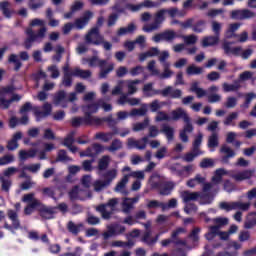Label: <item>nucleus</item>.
I'll return each mask as SVG.
<instances>
[{
	"label": "nucleus",
	"mask_w": 256,
	"mask_h": 256,
	"mask_svg": "<svg viewBox=\"0 0 256 256\" xmlns=\"http://www.w3.org/2000/svg\"><path fill=\"white\" fill-rule=\"evenodd\" d=\"M239 89H241V83L239 81H234L233 84H223V91L225 93H229L231 91H239Z\"/></svg>",
	"instance_id": "obj_45"
},
{
	"label": "nucleus",
	"mask_w": 256,
	"mask_h": 256,
	"mask_svg": "<svg viewBox=\"0 0 256 256\" xmlns=\"http://www.w3.org/2000/svg\"><path fill=\"white\" fill-rule=\"evenodd\" d=\"M181 198L184 203H191V201H198L200 205H209L213 203L212 196L207 192H191L189 190L181 192Z\"/></svg>",
	"instance_id": "obj_3"
},
{
	"label": "nucleus",
	"mask_w": 256,
	"mask_h": 256,
	"mask_svg": "<svg viewBox=\"0 0 256 256\" xmlns=\"http://www.w3.org/2000/svg\"><path fill=\"white\" fill-rule=\"evenodd\" d=\"M95 139H100V141H103L104 143H109L111 139H113V134L99 132L96 133Z\"/></svg>",
	"instance_id": "obj_57"
},
{
	"label": "nucleus",
	"mask_w": 256,
	"mask_h": 256,
	"mask_svg": "<svg viewBox=\"0 0 256 256\" xmlns=\"http://www.w3.org/2000/svg\"><path fill=\"white\" fill-rule=\"evenodd\" d=\"M223 181V177L216 176V174L212 177L211 182H206L204 186H202V192L207 193L213 199H215V195L219 193V184Z\"/></svg>",
	"instance_id": "obj_9"
},
{
	"label": "nucleus",
	"mask_w": 256,
	"mask_h": 256,
	"mask_svg": "<svg viewBox=\"0 0 256 256\" xmlns=\"http://www.w3.org/2000/svg\"><path fill=\"white\" fill-rule=\"evenodd\" d=\"M127 143L130 149H138L139 151H144V149H147V143H149V137H143L140 140L129 138Z\"/></svg>",
	"instance_id": "obj_18"
},
{
	"label": "nucleus",
	"mask_w": 256,
	"mask_h": 256,
	"mask_svg": "<svg viewBox=\"0 0 256 256\" xmlns=\"http://www.w3.org/2000/svg\"><path fill=\"white\" fill-rule=\"evenodd\" d=\"M15 161V156L13 154H6L0 157V166L9 165Z\"/></svg>",
	"instance_id": "obj_61"
},
{
	"label": "nucleus",
	"mask_w": 256,
	"mask_h": 256,
	"mask_svg": "<svg viewBox=\"0 0 256 256\" xmlns=\"http://www.w3.org/2000/svg\"><path fill=\"white\" fill-rule=\"evenodd\" d=\"M42 109L43 111L41 110L34 111L37 121H41V119H45V117H49V115H51V112L53 111V106H51V104L46 102L44 103Z\"/></svg>",
	"instance_id": "obj_24"
},
{
	"label": "nucleus",
	"mask_w": 256,
	"mask_h": 256,
	"mask_svg": "<svg viewBox=\"0 0 256 256\" xmlns=\"http://www.w3.org/2000/svg\"><path fill=\"white\" fill-rule=\"evenodd\" d=\"M112 247H123L127 249H133V247H135V241L132 239H128L127 242L116 240L112 242Z\"/></svg>",
	"instance_id": "obj_37"
},
{
	"label": "nucleus",
	"mask_w": 256,
	"mask_h": 256,
	"mask_svg": "<svg viewBox=\"0 0 256 256\" xmlns=\"http://www.w3.org/2000/svg\"><path fill=\"white\" fill-rule=\"evenodd\" d=\"M149 122V118H145L143 122H137L133 124L132 131H134V133H137L139 131H145V129L149 127Z\"/></svg>",
	"instance_id": "obj_42"
},
{
	"label": "nucleus",
	"mask_w": 256,
	"mask_h": 256,
	"mask_svg": "<svg viewBox=\"0 0 256 256\" xmlns=\"http://www.w3.org/2000/svg\"><path fill=\"white\" fill-rule=\"evenodd\" d=\"M155 95L170 97V99H181V97H183V91H181V89H173L172 86H168L162 90H156Z\"/></svg>",
	"instance_id": "obj_13"
},
{
	"label": "nucleus",
	"mask_w": 256,
	"mask_h": 256,
	"mask_svg": "<svg viewBox=\"0 0 256 256\" xmlns=\"http://www.w3.org/2000/svg\"><path fill=\"white\" fill-rule=\"evenodd\" d=\"M15 209L16 211L11 209L7 211V217L12 221V225L7 222L4 223V229H7L11 233H15L17 229H21V220H19V214L17 213L21 209V203H16Z\"/></svg>",
	"instance_id": "obj_6"
},
{
	"label": "nucleus",
	"mask_w": 256,
	"mask_h": 256,
	"mask_svg": "<svg viewBox=\"0 0 256 256\" xmlns=\"http://www.w3.org/2000/svg\"><path fill=\"white\" fill-rule=\"evenodd\" d=\"M63 53H65V48L61 45H57L56 46V55H54L52 57L53 61L60 63L61 59H63Z\"/></svg>",
	"instance_id": "obj_54"
},
{
	"label": "nucleus",
	"mask_w": 256,
	"mask_h": 256,
	"mask_svg": "<svg viewBox=\"0 0 256 256\" xmlns=\"http://www.w3.org/2000/svg\"><path fill=\"white\" fill-rule=\"evenodd\" d=\"M119 149H123V142L119 139H114L108 147V151H110V153H115V151H119Z\"/></svg>",
	"instance_id": "obj_47"
},
{
	"label": "nucleus",
	"mask_w": 256,
	"mask_h": 256,
	"mask_svg": "<svg viewBox=\"0 0 256 256\" xmlns=\"http://www.w3.org/2000/svg\"><path fill=\"white\" fill-rule=\"evenodd\" d=\"M147 115V108H134L130 112V117H145Z\"/></svg>",
	"instance_id": "obj_50"
},
{
	"label": "nucleus",
	"mask_w": 256,
	"mask_h": 256,
	"mask_svg": "<svg viewBox=\"0 0 256 256\" xmlns=\"http://www.w3.org/2000/svg\"><path fill=\"white\" fill-rule=\"evenodd\" d=\"M165 13L167 10L161 9L154 15V21L151 24H146L143 26L142 30L145 33H153V31H157L163 25V21H165Z\"/></svg>",
	"instance_id": "obj_7"
},
{
	"label": "nucleus",
	"mask_w": 256,
	"mask_h": 256,
	"mask_svg": "<svg viewBox=\"0 0 256 256\" xmlns=\"http://www.w3.org/2000/svg\"><path fill=\"white\" fill-rule=\"evenodd\" d=\"M232 179H235L238 182L245 181L247 179H251L253 177V171L251 170H244L241 172H238L236 174H233Z\"/></svg>",
	"instance_id": "obj_29"
},
{
	"label": "nucleus",
	"mask_w": 256,
	"mask_h": 256,
	"mask_svg": "<svg viewBox=\"0 0 256 256\" xmlns=\"http://www.w3.org/2000/svg\"><path fill=\"white\" fill-rule=\"evenodd\" d=\"M55 209V207H49L41 203V200H39L38 213L42 219H54L55 213H57Z\"/></svg>",
	"instance_id": "obj_16"
},
{
	"label": "nucleus",
	"mask_w": 256,
	"mask_h": 256,
	"mask_svg": "<svg viewBox=\"0 0 256 256\" xmlns=\"http://www.w3.org/2000/svg\"><path fill=\"white\" fill-rule=\"evenodd\" d=\"M93 187H94V191H96V193H99L100 191H103L105 187H109V184H107L105 180H96L93 183Z\"/></svg>",
	"instance_id": "obj_56"
},
{
	"label": "nucleus",
	"mask_w": 256,
	"mask_h": 256,
	"mask_svg": "<svg viewBox=\"0 0 256 256\" xmlns=\"http://www.w3.org/2000/svg\"><path fill=\"white\" fill-rule=\"evenodd\" d=\"M186 73L188 75H201V73H203V68L197 67V66L192 64V65L187 67Z\"/></svg>",
	"instance_id": "obj_58"
},
{
	"label": "nucleus",
	"mask_w": 256,
	"mask_h": 256,
	"mask_svg": "<svg viewBox=\"0 0 256 256\" xmlns=\"http://www.w3.org/2000/svg\"><path fill=\"white\" fill-rule=\"evenodd\" d=\"M135 24H129L127 27H122L118 30L117 35H119V37L123 36V35H127V33H133V31H135Z\"/></svg>",
	"instance_id": "obj_62"
},
{
	"label": "nucleus",
	"mask_w": 256,
	"mask_h": 256,
	"mask_svg": "<svg viewBox=\"0 0 256 256\" xmlns=\"http://www.w3.org/2000/svg\"><path fill=\"white\" fill-rule=\"evenodd\" d=\"M87 117H74L71 119V125L74 128L81 127V125H93L91 122H88Z\"/></svg>",
	"instance_id": "obj_39"
},
{
	"label": "nucleus",
	"mask_w": 256,
	"mask_h": 256,
	"mask_svg": "<svg viewBox=\"0 0 256 256\" xmlns=\"http://www.w3.org/2000/svg\"><path fill=\"white\" fill-rule=\"evenodd\" d=\"M0 183H1V191L4 193H9L11 191V187L13 185V181L9 178H6L5 176L0 177Z\"/></svg>",
	"instance_id": "obj_36"
},
{
	"label": "nucleus",
	"mask_w": 256,
	"mask_h": 256,
	"mask_svg": "<svg viewBox=\"0 0 256 256\" xmlns=\"http://www.w3.org/2000/svg\"><path fill=\"white\" fill-rule=\"evenodd\" d=\"M65 99H67V93L64 90H61L54 96V103L55 105H59L60 103H63Z\"/></svg>",
	"instance_id": "obj_64"
},
{
	"label": "nucleus",
	"mask_w": 256,
	"mask_h": 256,
	"mask_svg": "<svg viewBox=\"0 0 256 256\" xmlns=\"http://www.w3.org/2000/svg\"><path fill=\"white\" fill-rule=\"evenodd\" d=\"M21 139H23V132H16L13 134L12 138L8 140L6 149L8 151H15L16 149H19V141H21Z\"/></svg>",
	"instance_id": "obj_22"
},
{
	"label": "nucleus",
	"mask_w": 256,
	"mask_h": 256,
	"mask_svg": "<svg viewBox=\"0 0 256 256\" xmlns=\"http://www.w3.org/2000/svg\"><path fill=\"white\" fill-rule=\"evenodd\" d=\"M102 179L106 182V185H111L113 183V180L117 178V169L113 168L110 170H107L103 174H100Z\"/></svg>",
	"instance_id": "obj_27"
},
{
	"label": "nucleus",
	"mask_w": 256,
	"mask_h": 256,
	"mask_svg": "<svg viewBox=\"0 0 256 256\" xmlns=\"http://www.w3.org/2000/svg\"><path fill=\"white\" fill-rule=\"evenodd\" d=\"M99 100L97 102H93L87 104L82 107V111L84 113V117H86V121L91 123L92 125H102L103 120L97 116H93L97 111H99Z\"/></svg>",
	"instance_id": "obj_4"
},
{
	"label": "nucleus",
	"mask_w": 256,
	"mask_h": 256,
	"mask_svg": "<svg viewBox=\"0 0 256 256\" xmlns=\"http://www.w3.org/2000/svg\"><path fill=\"white\" fill-rule=\"evenodd\" d=\"M8 63H12L14 65V71L18 72L21 67H23V63L19 59L17 54H10L8 57Z\"/></svg>",
	"instance_id": "obj_35"
},
{
	"label": "nucleus",
	"mask_w": 256,
	"mask_h": 256,
	"mask_svg": "<svg viewBox=\"0 0 256 256\" xmlns=\"http://www.w3.org/2000/svg\"><path fill=\"white\" fill-rule=\"evenodd\" d=\"M203 152H195L192 150V152L186 153L182 157V161H185L186 163H192V161H195V157H199Z\"/></svg>",
	"instance_id": "obj_48"
},
{
	"label": "nucleus",
	"mask_w": 256,
	"mask_h": 256,
	"mask_svg": "<svg viewBox=\"0 0 256 256\" xmlns=\"http://www.w3.org/2000/svg\"><path fill=\"white\" fill-rule=\"evenodd\" d=\"M207 178L201 176V174H197L194 178L187 181L186 185L193 189L196 185H205Z\"/></svg>",
	"instance_id": "obj_28"
},
{
	"label": "nucleus",
	"mask_w": 256,
	"mask_h": 256,
	"mask_svg": "<svg viewBox=\"0 0 256 256\" xmlns=\"http://www.w3.org/2000/svg\"><path fill=\"white\" fill-rule=\"evenodd\" d=\"M32 27H41L37 33L33 30ZM25 34L27 35L26 39L23 42L25 49L29 50L33 47L35 41H43L45 35H47V27H45V21L35 18L30 22V27L26 28Z\"/></svg>",
	"instance_id": "obj_2"
},
{
	"label": "nucleus",
	"mask_w": 256,
	"mask_h": 256,
	"mask_svg": "<svg viewBox=\"0 0 256 256\" xmlns=\"http://www.w3.org/2000/svg\"><path fill=\"white\" fill-rule=\"evenodd\" d=\"M113 69H115V65L110 64L107 69H105L104 67L100 68V72H99V79H107V75H109L111 73V71H113Z\"/></svg>",
	"instance_id": "obj_55"
},
{
	"label": "nucleus",
	"mask_w": 256,
	"mask_h": 256,
	"mask_svg": "<svg viewBox=\"0 0 256 256\" xmlns=\"http://www.w3.org/2000/svg\"><path fill=\"white\" fill-rule=\"evenodd\" d=\"M91 19H93V12L86 11L82 17L75 20L74 27L79 30L83 29L86 27V25H89V21H91Z\"/></svg>",
	"instance_id": "obj_21"
},
{
	"label": "nucleus",
	"mask_w": 256,
	"mask_h": 256,
	"mask_svg": "<svg viewBox=\"0 0 256 256\" xmlns=\"http://www.w3.org/2000/svg\"><path fill=\"white\" fill-rule=\"evenodd\" d=\"M171 67V64L169 62H164V72L162 74H158L161 79H169L173 75V71L169 69Z\"/></svg>",
	"instance_id": "obj_51"
},
{
	"label": "nucleus",
	"mask_w": 256,
	"mask_h": 256,
	"mask_svg": "<svg viewBox=\"0 0 256 256\" xmlns=\"http://www.w3.org/2000/svg\"><path fill=\"white\" fill-rule=\"evenodd\" d=\"M112 9L117 13H125L126 9L135 13V4L128 3L127 0H117Z\"/></svg>",
	"instance_id": "obj_20"
},
{
	"label": "nucleus",
	"mask_w": 256,
	"mask_h": 256,
	"mask_svg": "<svg viewBox=\"0 0 256 256\" xmlns=\"http://www.w3.org/2000/svg\"><path fill=\"white\" fill-rule=\"evenodd\" d=\"M75 133V131H72L64 138V141L62 143L64 147L69 148L73 145V143H75Z\"/></svg>",
	"instance_id": "obj_52"
},
{
	"label": "nucleus",
	"mask_w": 256,
	"mask_h": 256,
	"mask_svg": "<svg viewBox=\"0 0 256 256\" xmlns=\"http://www.w3.org/2000/svg\"><path fill=\"white\" fill-rule=\"evenodd\" d=\"M220 227L219 226H210L208 233H206L205 237L207 241H213L214 237H217L220 233Z\"/></svg>",
	"instance_id": "obj_44"
},
{
	"label": "nucleus",
	"mask_w": 256,
	"mask_h": 256,
	"mask_svg": "<svg viewBox=\"0 0 256 256\" xmlns=\"http://www.w3.org/2000/svg\"><path fill=\"white\" fill-rule=\"evenodd\" d=\"M175 189V184L173 182H164L160 186L159 194L166 196V195H171V191Z\"/></svg>",
	"instance_id": "obj_32"
},
{
	"label": "nucleus",
	"mask_w": 256,
	"mask_h": 256,
	"mask_svg": "<svg viewBox=\"0 0 256 256\" xmlns=\"http://www.w3.org/2000/svg\"><path fill=\"white\" fill-rule=\"evenodd\" d=\"M126 231L125 226H118L110 224L107 226V231L102 234V237L104 241H107L108 239H111V237H115L117 235H123V233Z\"/></svg>",
	"instance_id": "obj_14"
},
{
	"label": "nucleus",
	"mask_w": 256,
	"mask_h": 256,
	"mask_svg": "<svg viewBox=\"0 0 256 256\" xmlns=\"http://www.w3.org/2000/svg\"><path fill=\"white\" fill-rule=\"evenodd\" d=\"M133 209V202H131V199L126 198L122 203V211L129 215L131 213V210Z\"/></svg>",
	"instance_id": "obj_59"
},
{
	"label": "nucleus",
	"mask_w": 256,
	"mask_h": 256,
	"mask_svg": "<svg viewBox=\"0 0 256 256\" xmlns=\"http://www.w3.org/2000/svg\"><path fill=\"white\" fill-rule=\"evenodd\" d=\"M11 7V3L9 1H2L0 2V11H2L3 15L7 17V19H11L12 12L9 10Z\"/></svg>",
	"instance_id": "obj_46"
},
{
	"label": "nucleus",
	"mask_w": 256,
	"mask_h": 256,
	"mask_svg": "<svg viewBox=\"0 0 256 256\" xmlns=\"http://www.w3.org/2000/svg\"><path fill=\"white\" fill-rule=\"evenodd\" d=\"M219 43V36H206L202 39V47H213Z\"/></svg>",
	"instance_id": "obj_34"
},
{
	"label": "nucleus",
	"mask_w": 256,
	"mask_h": 256,
	"mask_svg": "<svg viewBox=\"0 0 256 256\" xmlns=\"http://www.w3.org/2000/svg\"><path fill=\"white\" fill-rule=\"evenodd\" d=\"M176 36L177 34L175 31L168 30L153 36L152 41H154V43H160V41H167L168 43H171Z\"/></svg>",
	"instance_id": "obj_19"
},
{
	"label": "nucleus",
	"mask_w": 256,
	"mask_h": 256,
	"mask_svg": "<svg viewBox=\"0 0 256 256\" xmlns=\"http://www.w3.org/2000/svg\"><path fill=\"white\" fill-rule=\"evenodd\" d=\"M220 153L223 155L222 156V163H229V159H233L235 157L236 153L234 152L231 147L228 145L224 144L220 148Z\"/></svg>",
	"instance_id": "obj_25"
},
{
	"label": "nucleus",
	"mask_w": 256,
	"mask_h": 256,
	"mask_svg": "<svg viewBox=\"0 0 256 256\" xmlns=\"http://www.w3.org/2000/svg\"><path fill=\"white\" fill-rule=\"evenodd\" d=\"M159 4L151 1V0H145L144 2L138 4V5H134V13H136V11H141V9H143V7H146V9H152L153 7H157Z\"/></svg>",
	"instance_id": "obj_41"
},
{
	"label": "nucleus",
	"mask_w": 256,
	"mask_h": 256,
	"mask_svg": "<svg viewBox=\"0 0 256 256\" xmlns=\"http://www.w3.org/2000/svg\"><path fill=\"white\" fill-rule=\"evenodd\" d=\"M81 229H83V223L75 224V222L73 221H69L67 223V230L69 231V233H72V235H74L75 237L79 235Z\"/></svg>",
	"instance_id": "obj_30"
},
{
	"label": "nucleus",
	"mask_w": 256,
	"mask_h": 256,
	"mask_svg": "<svg viewBox=\"0 0 256 256\" xmlns=\"http://www.w3.org/2000/svg\"><path fill=\"white\" fill-rule=\"evenodd\" d=\"M117 205H119V199L112 198L108 200L107 203L96 206L95 210L101 214L102 219L109 221L113 216V213H115V207H117Z\"/></svg>",
	"instance_id": "obj_5"
},
{
	"label": "nucleus",
	"mask_w": 256,
	"mask_h": 256,
	"mask_svg": "<svg viewBox=\"0 0 256 256\" xmlns=\"http://www.w3.org/2000/svg\"><path fill=\"white\" fill-rule=\"evenodd\" d=\"M251 208V202L243 203L241 201L234 202V211H249Z\"/></svg>",
	"instance_id": "obj_49"
},
{
	"label": "nucleus",
	"mask_w": 256,
	"mask_h": 256,
	"mask_svg": "<svg viewBox=\"0 0 256 256\" xmlns=\"http://www.w3.org/2000/svg\"><path fill=\"white\" fill-rule=\"evenodd\" d=\"M189 114L187 111L181 107L176 108L175 110H172L170 113V121H179L182 119V121H186L188 119Z\"/></svg>",
	"instance_id": "obj_23"
},
{
	"label": "nucleus",
	"mask_w": 256,
	"mask_h": 256,
	"mask_svg": "<svg viewBox=\"0 0 256 256\" xmlns=\"http://www.w3.org/2000/svg\"><path fill=\"white\" fill-rule=\"evenodd\" d=\"M23 203H29L25 208H24V214L25 215H31L33 213L34 209H39V199L35 198V193H28L25 194L22 197Z\"/></svg>",
	"instance_id": "obj_10"
},
{
	"label": "nucleus",
	"mask_w": 256,
	"mask_h": 256,
	"mask_svg": "<svg viewBox=\"0 0 256 256\" xmlns=\"http://www.w3.org/2000/svg\"><path fill=\"white\" fill-rule=\"evenodd\" d=\"M208 147H209V149H215V148L219 147V133L218 132H213L208 137Z\"/></svg>",
	"instance_id": "obj_38"
},
{
	"label": "nucleus",
	"mask_w": 256,
	"mask_h": 256,
	"mask_svg": "<svg viewBox=\"0 0 256 256\" xmlns=\"http://www.w3.org/2000/svg\"><path fill=\"white\" fill-rule=\"evenodd\" d=\"M255 16V12L249 9L232 10L230 12L231 19H234L236 21H245V19H253Z\"/></svg>",
	"instance_id": "obj_12"
},
{
	"label": "nucleus",
	"mask_w": 256,
	"mask_h": 256,
	"mask_svg": "<svg viewBox=\"0 0 256 256\" xmlns=\"http://www.w3.org/2000/svg\"><path fill=\"white\" fill-rule=\"evenodd\" d=\"M160 131L161 133H164L168 141H173L175 137V129L173 127L168 125H163Z\"/></svg>",
	"instance_id": "obj_43"
},
{
	"label": "nucleus",
	"mask_w": 256,
	"mask_h": 256,
	"mask_svg": "<svg viewBox=\"0 0 256 256\" xmlns=\"http://www.w3.org/2000/svg\"><path fill=\"white\" fill-rule=\"evenodd\" d=\"M165 13L167 10L161 9L154 15V21L151 24H146L143 26L142 30L145 33H153V31H157L163 25V21H165Z\"/></svg>",
	"instance_id": "obj_8"
},
{
	"label": "nucleus",
	"mask_w": 256,
	"mask_h": 256,
	"mask_svg": "<svg viewBox=\"0 0 256 256\" xmlns=\"http://www.w3.org/2000/svg\"><path fill=\"white\" fill-rule=\"evenodd\" d=\"M100 153H103V145L94 143L85 151L80 152V157H92V159H95Z\"/></svg>",
	"instance_id": "obj_17"
},
{
	"label": "nucleus",
	"mask_w": 256,
	"mask_h": 256,
	"mask_svg": "<svg viewBox=\"0 0 256 256\" xmlns=\"http://www.w3.org/2000/svg\"><path fill=\"white\" fill-rule=\"evenodd\" d=\"M203 142V134L199 133L196 138L194 139L193 142V151L197 152V153H201V149L199 147H201V143Z\"/></svg>",
	"instance_id": "obj_53"
},
{
	"label": "nucleus",
	"mask_w": 256,
	"mask_h": 256,
	"mask_svg": "<svg viewBox=\"0 0 256 256\" xmlns=\"http://www.w3.org/2000/svg\"><path fill=\"white\" fill-rule=\"evenodd\" d=\"M103 35H101L99 31V27H93L86 35H85V43L87 45H101L103 42Z\"/></svg>",
	"instance_id": "obj_11"
},
{
	"label": "nucleus",
	"mask_w": 256,
	"mask_h": 256,
	"mask_svg": "<svg viewBox=\"0 0 256 256\" xmlns=\"http://www.w3.org/2000/svg\"><path fill=\"white\" fill-rule=\"evenodd\" d=\"M111 163V156L104 155L101 159L98 160L97 169L99 171V175H101V171H107L109 169V164Z\"/></svg>",
	"instance_id": "obj_26"
},
{
	"label": "nucleus",
	"mask_w": 256,
	"mask_h": 256,
	"mask_svg": "<svg viewBox=\"0 0 256 256\" xmlns=\"http://www.w3.org/2000/svg\"><path fill=\"white\" fill-rule=\"evenodd\" d=\"M256 226V212H250L244 221V229H253Z\"/></svg>",
	"instance_id": "obj_31"
},
{
	"label": "nucleus",
	"mask_w": 256,
	"mask_h": 256,
	"mask_svg": "<svg viewBox=\"0 0 256 256\" xmlns=\"http://www.w3.org/2000/svg\"><path fill=\"white\" fill-rule=\"evenodd\" d=\"M56 161L60 163H67V161H71V158L67 155L66 150H59Z\"/></svg>",
	"instance_id": "obj_60"
},
{
	"label": "nucleus",
	"mask_w": 256,
	"mask_h": 256,
	"mask_svg": "<svg viewBox=\"0 0 256 256\" xmlns=\"http://www.w3.org/2000/svg\"><path fill=\"white\" fill-rule=\"evenodd\" d=\"M195 127L193 126V122L191 121V117H188L184 120L183 129L180 131L179 137L182 143H189V136L187 133H193Z\"/></svg>",
	"instance_id": "obj_15"
},
{
	"label": "nucleus",
	"mask_w": 256,
	"mask_h": 256,
	"mask_svg": "<svg viewBox=\"0 0 256 256\" xmlns=\"http://www.w3.org/2000/svg\"><path fill=\"white\" fill-rule=\"evenodd\" d=\"M89 67H105L107 65V60H100L97 56H92L90 59H87Z\"/></svg>",
	"instance_id": "obj_33"
},
{
	"label": "nucleus",
	"mask_w": 256,
	"mask_h": 256,
	"mask_svg": "<svg viewBox=\"0 0 256 256\" xmlns=\"http://www.w3.org/2000/svg\"><path fill=\"white\" fill-rule=\"evenodd\" d=\"M73 77H80V79H89L91 78V70H83L80 68H75L72 73Z\"/></svg>",
	"instance_id": "obj_40"
},
{
	"label": "nucleus",
	"mask_w": 256,
	"mask_h": 256,
	"mask_svg": "<svg viewBox=\"0 0 256 256\" xmlns=\"http://www.w3.org/2000/svg\"><path fill=\"white\" fill-rule=\"evenodd\" d=\"M141 83V80H132L128 82V95H134L137 93V86Z\"/></svg>",
	"instance_id": "obj_63"
},
{
	"label": "nucleus",
	"mask_w": 256,
	"mask_h": 256,
	"mask_svg": "<svg viewBox=\"0 0 256 256\" xmlns=\"http://www.w3.org/2000/svg\"><path fill=\"white\" fill-rule=\"evenodd\" d=\"M181 233H187V230L183 227H178L172 231L170 238L161 241L162 247H169V245H174V247H184L188 251L199 247V233H201V228H194L191 233L188 234V239H191L192 243L189 244L186 239H180L179 235Z\"/></svg>",
	"instance_id": "obj_1"
}]
</instances>
